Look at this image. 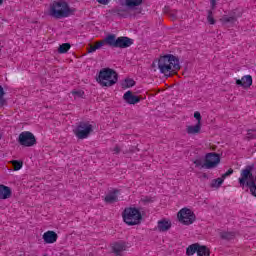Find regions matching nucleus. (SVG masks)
<instances>
[{
  "instance_id": "5",
  "label": "nucleus",
  "mask_w": 256,
  "mask_h": 256,
  "mask_svg": "<svg viewBox=\"0 0 256 256\" xmlns=\"http://www.w3.org/2000/svg\"><path fill=\"white\" fill-rule=\"evenodd\" d=\"M107 45L118 49H127L133 45V39L125 36L116 38L115 35L111 34L105 38Z\"/></svg>"
},
{
  "instance_id": "13",
  "label": "nucleus",
  "mask_w": 256,
  "mask_h": 256,
  "mask_svg": "<svg viewBox=\"0 0 256 256\" xmlns=\"http://www.w3.org/2000/svg\"><path fill=\"white\" fill-rule=\"evenodd\" d=\"M236 85L244 89H249L253 85V77L251 75H245L241 79L236 80Z\"/></svg>"
},
{
  "instance_id": "19",
  "label": "nucleus",
  "mask_w": 256,
  "mask_h": 256,
  "mask_svg": "<svg viewBox=\"0 0 256 256\" xmlns=\"http://www.w3.org/2000/svg\"><path fill=\"white\" fill-rule=\"evenodd\" d=\"M198 249H199V244H197V243L189 245L186 248V255L187 256H193L194 254L197 253Z\"/></svg>"
},
{
  "instance_id": "9",
  "label": "nucleus",
  "mask_w": 256,
  "mask_h": 256,
  "mask_svg": "<svg viewBox=\"0 0 256 256\" xmlns=\"http://www.w3.org/2000/svg\"><path fill=\"white\" fill-rule=\"evenodd\" d=\"M249 181H255L253 179V166H247L245 169H242L238 179L240 187H245V185L247 187V183H249Z\"/></svg>"
},
{
  "instance_id": "16",
  "label": "nucleus",
  "mask_w": 256,
  "mask_h": 256,
  "mask_svg": "<svg viewBox=\"0 0 256 256\" xmlns=\"http://www.w3.org/2000/svg\"><path fill=\"white\" fill-rule=\"evenodd\" d=\"M119 193L118 189L108 192L104 198L105 203H117V201H119Z\"/></svg>"
},
{
  "instance_id": "2",
  "label": "nucleus",
  "mask_w": 256,
  "mask_h": 256,
  "mask_svg": "<svg viewBox=\"0 0 256 256\" xmlns=\"http://www.w3.org/2000/svg\"><path fill=\"white\" fill-rule=\"evenodd\" d=\"M48 15L53 19H65L73 15V9L65 0H55L50 4Z\"/></svg>"
},
{
  "instance_id": "36",
  "label": "nucleus",
  "mask_w": 256,
  "mask_h": 256,
  "mask_svg": "<svg viewBox=\"0 0 256 256\" xmlns=\"http://www.w3.org/2000/svg\"><path fill=\"white\" fill-rule=\"evenodd\" d=\"M211 9L215 10V7H217V0H210Z\"/></svg>"
},
{
  "instance_id": "37",
  "label": "nucleus",
  "mask_w": 256,
  "mask_h": 256,
  "mask_svg": "<svg viewBox=\"0 0 256 256\" xmlns=\"http://www.w3.org/2000/svg\"><path fill=\"white\" fill-rule=\"evenodd\" d=\"M120 152H121V149H120L118 146H116V147L113 149L114 155H119Z\"/></svg>"
},
{
  "instance_id": "10",
  "label": "nucleus",
  "mask_w": 256,
  "mask_h": 256,
  "mask_svg": "<svg viewBox=\"0 0 256 256\" xmlns=\"http://www.w3.org/2000/svg\"><path fill=\"white\" fill-rule=\"evenodd\" d=\"M242 16H243V14L241 12H239L238 10H234L229 15H224L220 19V21L224 25H231L233 27V25H235L237 23V19L241 18Z\"/></svg>"
},
{
  "instance_id": "14",
  "label": "nucleus",
  "mask_w": 256,
  "mask_h": 256,
  "mask_svg": "<svg viewBox=\"0 0 256 256\" xmlns=\"http://www.w3.org/2000/svg\"><path fill=\"white\" fill-rule=\"evenodd\" d=\"M171 227H172V223H171V220H169V219H162L157 222V230L160 233H165V232L169 231V229H171Z\"/></svg>"
},
{
  "instance_id": "11",
  "label": "nucleus",
  "mask_w": 256,
  "mask_h": 256,
  "mask_svg": "<svg viewBox=\"0 0 256 256\" xmlns=\"http://www.w3.org/2000/svg\"><path fill=\"white\" fill-rule=\"evenodd\" d=\"M123 99L128 105H137V103L141 102V97L134 95L131 90L124 93Z\"/></svg>"
},
{
  "instance_id": "18",
  "label": "nucleus",
  "mask_w": 256,
  "mask_h": 256,
  "mask_svg": "<svg viewBox=\"0 0 256 256\" xmlns=\"http://www.w3.org/2000/svg\"><path fill=\"white\" fill-rule=\"evenodd\" d=\"M186 133L188 135H199L201 133V124L197 123L196 125H189L186 127Z\"/></svg>"
},
{
  "instance_id": "41",
  "label": "nucleus",
  "mask_w": 256,
  "mask_h": 256,
  "mask_svg": "<svg viewBox=\"0 0 256 256\" xmlns=\"http://www.w3.org/2000/svg\"><path fill=\"white\" fill-rule=\"evenodd\" d=\"M72 93H73V95H81V92H79V91H74Z\"/></svg>"
},
{
  "instance_id": "20",
  "label": "nucleus",
  "mask_w": 256,
  "mask_h": 256,
  "mask_svg": "<svg viewBox=\"0 0 256 256\" xmlns=\"http://www.w3.org/2000/svg\"><path fill=\"white\" fill-rule=\"evenodd\" d=\"M204 161H221V156L215 152L207 153Z\"/></svg>"
},
{
  "instance_id": "1",
  "label": "nucleus",
  "mask_w": 256,
  "mask_h": 256,
  "mask_svg": "<svg viewBox=\"0 0 256 256\" xmlns=\"http://www.w3.org/2000/svg\"><path fill=\"white\" fill-rule=\"evenodd\" d=\"M152 67H158L162 75H165V77H171L173 75H177L178 71L181 69V63L177 56L167 54L161 56L158 60H155L152 63Z\"/></svg>"
},
{
  "instance_id": "12",
  "label": "nucleus",
  "mask_w": 256,
  "mask_h": 256,
  "mask_svg": "<svg viewBox=\"0 0 256 256\" xmlns=\"http://www.w3.org/2000/svg\"><path fill=\"white\" fill-rule=\"evenodd\" d=\"M42 239L47 245H53V243H57L59 236L55 233V231L48 230L43 234Z\"/></svg>"
},
{
  "instance_id": "6",
  "label": "nucleus",
  "mask_w": 256,
  "mask_h": 256,
  "mask_svg": "<svg viewBox=\"0 0 256 256\" xmlns=\"http://www.w3.org/2000/svg\"><path fill=\"white\" fill-rule=\"evenodd\" d=\"M179 223L182 225H193L197 219L195 212L189 208H182L177 213Z\"/></svg>"
},
{
  "instance_id": "26",
  "label": "nucleus",
  "mask_w": 256,
  "mask_h": 256,
  "mask_svg": "<svg viewBox=\"0 0 256 256\" xmlns=\"http://www.w3.org/2000/svg\"><path fill=\"white\" fill-rule=\"evenodd\" d=\"M247 187H249L251 195H253V197H256V184H255V180L248 181L247 182Z\"/></svg>"
},
{
  "instance_id": "24",
  "label": "nucleus",
  "mask_w": 256,
  "mask_h": 256,
  "mask_svg": "<svg viewBox=\"0 0 256 256\" xmlns=\"http://www.w3.org/2000/svg\"><path fill=\"white\" fill-rule=\"evenodd\" d=\"M219 163V161H206L202 166V169H215Z\"/></svg>"
},
{
  "instance_id": "7",
  "label": "nucleus",
  "mask_w": 256,
  "mask_h": 256,
  "mask_svg": "<svg viewBox=\"0 0 256 256\" xmlns=\"http://www.w3.org/2000/svg\"><path fill=\"white\" fill-rule=\"evenodd\" d=\"M73 133L77 139H87L93 133V125L89 122H80Z\"/></svg>"
},
{
  "instance_id": "32",
  "label": "nucleus",
  "mask_w": 256,
  "mask_h": 256,
  "mask_svg": "<svg viewBox=\"0 0 256 256\" xmlns=\"http://www.w3.org/2000/svg\"><path fill=\"white\" fill-rule=\"evenodd\" d=\"M230 175H233V169L232 168L228 169L226 173L222 174L220 179H222V181L225 183L226 177H229Z\"/></svg>"
},
{
  "instance_id": "28",
  "label": "nucleus",
  "mask_w": 256,
  "mask_h": 256,
  "mask_svg": "<svg viewBox=\"0 0 256 256\" xmlns=\"http://www.w3.org/2000/svg\"><path fill=\"white\" fill-rule=\"evenodd\" d=\"M69 49H71V44L63 43L62 45L59 46L58 52L61 54L67 53L69 51Z\"/></svg>"
},
{
  "instance_id": "30",
  "label": "nucleus",
  "mask_w": 256,
  "mask_h": 256,
  "mask_svg": "<svg viewBox=\"0 0 256 256\" xmlns=\"http://www.w3.org/2000/svg\"><path fill=\"white\" fill-rule=\"evenodd\" d=\"M5 90L3 89V86H0V107H3L5 105Z\"/></svg>"
},
{
  "instance_id": "27",
  "label": "nucleus",
  "mask_w": 256,
  "mask_h": 256,
  "mask_svg": "<svg viewBox=\"0 0 256 256\" xmlns=\"http://www.w3.org/2000/svg\"><path fill=\"white\" fill-rule=\"evenodd\" d=\"M143 0H126L127 7H139Z\"/></svg>"
},
{
  "instance_id": "33",
  "label": "nucleus",
  "mask_w": 256,
  "mask_h": 256,
  "mask_svg": "<svg viewBox=\"0 0 256 256\" xmlns=\"http://www.w3.org/2000/svg\"><path fill=\"white\" fill-rule=\"evenodd\" d=\"M247 139H256V130H248Z\"/></svg>"
},
{
  "instance_id": "8",
  "label": "nucleus",
  "mask_w": 256,
  "mask_h": 256,
  "mask_svg": "<svg viewBox=\"0 0 256 256\" xmlns=\"http://www.w3.org/2000/svg\"><path fill=\"white\" fill-rule=\"evenodd\" d=\"M18 142L22 147H33V145L37 144V139L30 131H24L19 134Z\"/></svg>"
},
{
  "instance_id": "3",
  "label": "nucleus",
  "mask_w": 256,
  "mask_h": 256,
  "mask_svg": "<svg viewBox=\"0 0 256 256\" xmlns=\"http://www.w3.org/2000/svg\"><path fill=\"white\" fill-rule=\"evenodd\" d=\"M96 80L101 87H113L119 81V75L111 68H103L100 70Z\"/></svg>"
},
{
  "instance_id": "21",
  "label": "nucleus",
  "mask_w": 256,
  "mask_h": 256,
  "mask_svg": "<svg viewBox=\"0 0 256 256\" xmlns=\"http://www.w3.org/2000/svg\"><path fill=\"white\" fill-rule=\"evenodd\" d=\"M197 255L198 256H209L211 255V251L207 246H201L198 244V250H197Z\"/></svg>"
},
{
  "instance_id": "22",
  "label": "nucleus",
  "mask_w": 256,
  "mask_h": 256,
  "mask_svg": "<svg viewBox=\"0 0 256 256\" xmlns=\"http://www.w3.org/2000/svg\"><path fill=\"white\" fill-rule=\"evenodd\" d=\"M220 237L221 239H224V241H233V239L236 237V234L235 232H222Z\"/></svg>"
},
{
  "instance_id": "40",
  "label": "nucleus",
  "mask_w": 256,
  "mask_h": 256,
  "mask_svg": "<svg viewBox=\"0 0 256 256\" xmlns=\"http://www.w3.org/2000/svg\"><path fill=\"white\" fill-rule=\"evenodd\" d=\"M194 163L196 164V167H199V165H201V161H194Z\"/></svg>"
},
{
  "instance_id": "23",
  "label": "nucleus",
  "mask_w": 256,
  "mask_h": 256,
  "mask_svg": "<svg viewBox=\"0 0 256 256\" xmlns=\"http://www.w3.org/2000/svg\"><path fill=\"white\" fill-rule=\"evenodd\" d=\"M131 87H135V80L128 78L122 82V89H131Z\"/></svg>"
},
{
  "instance_id": "25",
  "label": "nucleus",
  "mask_w": 256,
  "mask_h": 256,
  "mask_svg": "<svg viewBox=\"0 0 256 256\" xmlns=\"http://www.w3.org/2000/svg\"><path fill=\"white\" fill-rule=\"evenodd\" d=\"M223 179L221 178H216L214 180H212L211 184H210V187L212 189H219V187H221L223 185Z\"/></svg>"
},
{
  "instance_id": "29",
  "label": "nucleus",
  "mask_w": 256,
  "mask_h": 256,
  "mask_svg": "<svg viewBox=\"0 0 256 256\" xmlns=\"http://www.w3.org/2000/svg\"><path fill=\"white\" fill-rule=\"evenodd\" d=\"M13 171H21L23 169V161H11Z\"/></svg>"
},
{
  "instance_id": "31",
  "label": "nucleus",
  "mask_w": 256,
  "mask_h": 256,
  "mask_svg": "<svg viewBox=\"0 0 256 256\" xmlns=\"http://www.w3.org/2000/svg\"><path fill=\"white\" fill-rule=\"evenodd\" d=\"M207 21L210 25H215V18L213 17V11H208Z\"/></svg>"
},
{
  "instance_id": "15",
  "label": "nucleus",
  "mask_w": 256,
  "mask_h": 256,
  "mask_svg": "<svg viewBox=\"0 0 256 256\" xmlns=\"http://www.w3.org/2000/svg\"><path fill=\"white\" fill-rule=\"evenodd\" d=\"M11 195H13V190L9 186H5L4 184H0V199L5 201L6 199H11Z\"/></svg>"
},
{
  "instance_id": "34",
  "label": "nucleus",
  "mask_w": 256,
  "mask_h": 256,
  "mask_svg": "<svg viewBox=\"0 0 256 256\" xmlns=\"http://www.w3.org/2000/svg\"><path fill=\"white\" fill-rule=\"evenodd\" d=\"M105 43H107V41H105V40L96 42V43L94 44L95 49H101V47H103V45H105Z\"/></svg>"
},
{
  "instance_id": "4",
  "label": "nucleus",
  "mask_w": 256,
  "mask_h": 256,
  "mask_svg": "<svg viewBox=\"0 0 256 256\" xmlns=\"http://www.w3.org/2000/svg\"><path fill=\"white\" fill-rule=\"evenodd\" d=\"M122 218L124 223L130 227L133 225H139L141 221H143V215H141V211L133 207L125 208L122 213Z\"/></svg>"
},
{
  "instance_id": "39",
  "label": "nucleus",
  "mask_w": 256,
  "mask_h": 256,
  "mask_svg": "<svg viewBox=\"0 0 256 256\" xmlns=\"http://www.w3.org/2000/svg\"><path fill=\"white\" fill-rule=\"evenodd\" d=\"M96 50L97 48H95V45H91L89 49V53H95Z\"/></svg>"
},
{
  "instance_id": "42",
  "label": "nucleus",
  "mask_w": 256,
  "mask_h": 256,
  "mask_svg": "<svg viewBox=\"0 0 256 256\" xmlns=\"http://www.w3.org/2000/svg\"><path fill=\"white\" fill-rule=\"evenodd\" d=\"M0 5H3V0H0Z\"/></svg>"
},
{
  "instance_id": "17",
  "label": "nucleus",
  "mask_w": 256,
  "mask_h": 256,
  "mask_svg": "<svg viewBox=\"0 0 256 256\" xmlns=\"http://www.w3.org/2000/svg\"><path fill=\"white\" fill-rule=\"evenodd\" d=\"M127 245L125 242H115L112 244V251L115 255H121L123 251H126Z\"/></svg>"
},
{
  "instance_id": "38",
  "label": "nucleus",
  "mask_w": 256,
  "mask_h": 256,
  "mask_svg": "<svg viewBox=\"0 0 256 256\" xmlns=\"http://www.w3.org/2000/svg\"><path fill=\"white\" fill-rule=\"evenodd\" d=\"M109 1L111 0H97V2L100 3L101 5H108Z\"/></svg>"
},
{
  "instance_id": "35",
  "label": "nucleus",
  "mask_w": 256,
  "mask_h": 256,
  "mask_svg": "<svg viewBox=\"0 0 256 256\" xmlns=\"http://www.w3.org/2000/svg\"><path fill=\"white\" fill-rule=\"evenodd\" d=\"M194 118L198 121L197 123L201 125V113L199 111L194 113Z\"/></svg>"
}]
</instances>
